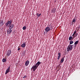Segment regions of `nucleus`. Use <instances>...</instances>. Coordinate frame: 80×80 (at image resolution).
Listing matches in <instances>:
<instances>
[{
	"label": "nucleus",
	"instance_id": "f257e3e1",
	"mask_svg": "<svg viewBox=\"0 0 80 80\" xmlns=\"http://www.w3.org/2000/svg\"><path fill=\"white\" fill-rule=\"evenodd\" d=\"M40 63H41V62H38L34 66L32 67V68H31V70L32 69V70H33V71L34 72H35L36 69H37V68H38V66H39V65H40Z\"/></svg>",
	"mask_w": 80,
	"mask_h": 80
},
{
	"label": "nucleus",
	"instance_id": "f03ea898",
	"mask_svg": "<svg viewBox=\"0 0 80 80\" xmlns=\"http://www.w3.org/2000/svg\"><path fill=\"white\" fill-rule=\"evenodd\" d=\"M72 48H73V45H69L67 48V51L68 52L71 51L72 50Z\"/></svg>",
	"mask_w": 80,
	"mask_h": 80
},
{
	"label": "nucleus",
	"instance_id": "7ed1b4c3",
	"mask_svg": "<svg viewBox=\"0 0 80 80\" xmlns=\"http://www.w3.org/2000/svg\"><path fill=\"white\" fill-rule=\"evenodd\" d=\"M52 26H50H50L47 27L45 29V31H46L47 32H48L50 30H52L50 28H52Z\"/></svg>",
	"mask_w": 80,
	"mask_h": 80
},
{
	"label": "nucleus",
	"instance_id": "20e7f679",
	"mask_svg": "<svg viewBox=\"0 0 80 80\" xmlns=\"http://www.w3.org/2000/svg\"><path fill=\"white\" fill-rule=\"evenodd\" d=\"M11 66H9L8 67V68H7L6 70V72L5 73V75H7L8 73L10 72V68Z\"/></svg>",
	"mask_w": 80,
	"mask_h": 80
},
{
	"label": "nucleus",
	"instance_id": "39448f33",
	"mask_svg": "<svg viewBox=\"0 0 80 80\" xmlns=\"http://www.w3.org/2000/svg\"><path fill=\"white\" fill-rule=\"evenodd\" d=\"M11 53H12V51H11V50H9L7 52L6 55H7V56H9V55H10Z\"/></svg>",
	"mask_w": 80,
	"mask_h": 80
},
{
	"label": "nucleus",
	"instance_id": "423d86ee",
	"mask_svg": "<svg viewBox=\"0 0 80 80\" xmlns=\"http://www.w3.org/2000/svg\"><path fill=\"white\" fill-rule=\"evenodd\" d=\"M3 20H0V27H2V25H3Z\"/></svg>",
	"mask_w": 80,
	"mask_h": 80
},
{
	"label": "nucleus",
	"instance_id": "0eeeda50",
	"mask_svg": "<svg viewBox=\"0 0 80 80\" xmlns=\"http://www.w3.org/2000/svg\"><path fill=\"white\" fill-rule=\"evenodd\" d=\"M12 30L11 29H9L7 31V33L8 34H10L12 32Z\"/></svg>",
	"mask_w": 80,
	"mask_h": 80
},
{
	"label": "nucleus",
	"instance_id": "6e6552de",
	"mask_svg": "<svg viewBox=\"0 0 80 80\" xmlns=\"http://www.w3.org/2000/svg\"><path fill=\"white\" fill-rule=\"evenodd\" d=\"M29 63H30V62L29 61H27L25 63V66H28V64H29Z\"/></svg>",
	"mask_w": 80,
	"mask_h": 80
},
{
	"label": "nucleus",
	"instance_id": "1a4fd4ad",
	"mask_svg": "<svg viewBox=\"0 0 80 80\" xmlns=\"http://www.w3.org/2000/svg\"><path fill=\"white\" fill-rule=\"evenodd\" d=\"M12 20L11 19L9 21H8V23L9 24V25H11L12 24Z\"/></svg>",
	"mask_w": 80,
	"mask_h": 80
},
{
	"label": "nucleus",
	"instance_id": "9d476101",
	"mask_svg": "<svg viewBox=\"0 0 80 80\" xmlns=\"http://www.w3.org/2000/svg\"><path fill=\"white\" fill-rule=\"evenodd\" d=\"M9 29H12L13 28V24H12L11 25H9Z\"/></svg>",
	"mask_w": 80,
	"mask_h": 80
},
{
	"label": "nucleus",
	"instance_id": "9b49d317",
	"mask_svg": "<svg viewBox=\"0 0 80 80\" xmlns=\"http://www.w3.org/2000/svg\"><path fill=\"white\" fill-rule=\"evenodd\" d=\"M25 46H26L25 43H23L21 45V47L22 48H24V47H25Z\"/></svg>",
	"mask_w": 80,
	"mask_h": 80
},
{
	"label": "nucleus",
	"instance_id": "f8f14e48",
	"mask_svg": "<svg viewBox=\"0 0 80 80\" xmlns=\"http://www.w3.org/2000/svg\"><path fill=\"white\" fill-rule=\"evenodd\" d=\"M63 61H64V57H62L61 60V63H62L63 62Z\"/></svg>",
	"mask_w": 80,
	"mask_h": 80
},
{
	"label": "nucleus",
	"instance_id": "ddd939ff",
	"mask_svg": "<svg viewBox=\"0 0 80 80\" xmlns=\"http://www.w3.org/2000/svg\"><path fill=\"white\" fill-rule=\"evenodd\" d=\"M55 12H56V9L55 8L53 9L52 12V13H55Z\"/></svg>",
	"mask_w": 80,
	"mask_h": 80
},
{
	"label": "nucleus",
	"instance_id": "4468645a",
	"mask_svg": "<svg viewBox=\"0 0 80 80\" xmlns=\"http://www.w3.org/2000/svg\"><path fill=\"white\" fill-rule=\"evenodd\" d=\"M78 41H77L76 42H75L74 43V45H75V47L76 46V45H77V44L78 43Z\"/></svg>",
	"mask_w": 80,
	"mask_h": 80
},
{
	"label": "nucleus",
	"instance_id": "2eb2a0df",
	"mask_svg": "<svg viewBox=\"0 0 80 80\" xmlns=\"http://www.w3.org/2000/svg\"><path fill=\"white\" fill-rule=\"evenodd\" d=\"M7 61V60L6 59H5V58H3L2 60V62H5Z\"/></svg>",
	"mask_w": 80,
	"mask_h": 80
},
{
	"label": "nucleus",
	"instance_id": "dca6fc26",
	"mask_svg": "<svg viewBox=\"0 0 80 80\" xmlns=\"http://www.w3.org/2000/svg\"><path fill=\"white\" fill-rule=\"evenodd\" d=\"M36 15H37V17H40V16L41 15V13H40L38 14V13L36 14Z\"/></svg>",
	"mask_w": 80,
	"mask_h": 80
},
{
	"label": "nucleus",
	"instance_id": "f3484780",
	"mask_svg": "<svg viewBox=\"0 0 80 80\" xmlns=\"http://www.w3.org/2000/svg\"><path fill=\"white\" fill-rule=\"evenodd\" d=\"M75 22H76V19H73L72 20V22L73 23H75Z\"/></svg>",
	"mask_w": 80,
	"mask_h": 80
},
{
	"label": "nucleus",
	"instance_id": "a211bd4d",
	"mask_svg": "<svg viewBox=\"0 0 80 80\" xmlns=\"http://www.w3.org/2000/svg\"><path fill=\"white\" fill-rule=\"evenodd\" d=\"M72 43H73V41H70V45H72Z\"/></svg>",
	"mask_w": 80,
	"mask_h": 80
},
{
	"label": "nucleus",
	"instance_id": "6ab92c4d",
	"mask_svg": "<svg viewBox=\"0 0 80 80\" xmlns=\"http://www.w3.org/2000/svg\"><path fill=\"white\" fill-rule=\"evenodd\" d=\"M72 38H72V36H70L69 38V40H72Z\"/></svg>",
	"mask_w": 80,
	"mask_h": 80
},
{
	"label": "nucleus",
	"instance_id": "aec40b11",
	"mask_svg": "<svg viewBox=\"0 0 80 80\" xmlns=\"http://www.w3.org/2000/svg\"><path fill=\"white\" fill-rule=\"evenodd\" d=\"M26 28H27L26 27H25V26H24V27H23L22 29H23V30H25V29H26Z\"/></svg>",
	"mask_w": 80,
	"mask_h": 80
},
{
	"label": "nucleus",
	"instance_id": "412c9836",
	"mask_svg": "<svg viewBox=\"0 0 80 80\" xmlns=\"http://www.w3.org/2000/svg\"><path fill=\"white\" fill-rule=\"evenodd\" d=\"M76 33H77V31H76V30H75L74 32V33H73V34H74V35H75Z\"/></svg>",
	"mask_w": 80,
	"mask_h": 80
},
{
	"label": "nucleus",
	"instance_id": "4be33fe9",
	"mask_svg": "<svg viewBox=\"0 0 80 80\" xmlns=\"http://www.w3.org/2000/svg\"><path fill=\"white\" fill-rule=\"evenodd\" d=\"M58 56L61 57V53L60 52H59L58 53Z\"/></svg>",
	"mask_w": 80,
	"mask_h": 80
},
{
	"label": "nucleus",
	"instance_id": "5701e85b",
	"mask_svg": "<svg viewBox=\"0 0 80 80\" xmlns=\"http://www.w3.org/2000/svg\"><path fill=\"white\" fill-rule=\"evenodd\" d=\"M60 57L61 56H58V60H59L60 59Z\"/></svg>",
	"mask_w": 80,
	"mask_h": 80
},
{
	"label": "nucleus",
	"instance_id": "b1692460",
	"mask_svg": "<svg viewBox=\"0 0 80 80\" xmlns=\"http://www.w3.org/2000/svg\"><path fill=\"white\" fill-rule=\"evenodd\" d=\"M8 22H7V23H6L5 24V25H6V26H8Z\"/></svg>",
	"mask_w": 80,
	"mask_h": 80
},
{
	"label": "nucleus",
	"instance_id": "393cba45",
	"mask_svg": "<svg viewBox=\"0 0 80 80\" xmlns=\"http://www.w3.org/2000/svg\"><path fill=\"white\" fill-rule=\"evenodd\" d=\"M25 52H23L22 53L23 55H25Z\"/></svg>",
	"mask_w": 80,
	"mask_h": 80
},
{
	"label": "nucleus",
	"instance_id": "a878e982",
	"mask_svg": "<svg viewBox=\"0 0 80 80\" xmlns=\"http://www.w3.org/2000/svg\"><path fill=\"white\" fill-rule=\"evenodd\" d=\"M26 78V76H24L23 77V78Z\"/></svg>",
	"mask_w": 80,
	"mask_h": 80
},
{
	"label": "nucleus",
	"instance_id": "bb28decb",
	"mask_svg": "<svg viewBox=\"0 0 80 80\" xmlns=\"http://www.w3.org/2000/svg\"><path fill=\"white\" fill-rule=\"evenodd\" d=\"M75 36H73L72 39H73V38H75Z\"/></svg>",
	"mask_w": 80,
	"mask_h": 80
},
{
	"label": "nucleus",
	"instance_id": "cd10ccee",
	"mask_svg": "<svg viewBox=\"0 0 80 80\" xmlns=\"http://www.w3.org/2000/svg\"><path fill=\"white\" fill-rule=\"evenodd\" d=\"M78 35V33H76V37H77V36Z\"/></svg>",
	"mask_w": 80,
	"mask_h": 80
},
{
	"label": "nucleus",
	"instance_id": "c85d7f7f",
	"mask_svg": "<svg viewBox=\"0 0 80 80\" xmlns=\"http://www.w3.org/2000/svg\"><path fill=\"white\" fill-rule=\"evenodd\" d=\"M20 50V48H18V50Z\"/></svg>",
	"mask_w": 80,
	"mask_h": 80
},
{
	"label": "nucleus",
	"instance_id": "c756f323",
	"mask_svg": "<svg viewBox=\"0 0 80 80\" xmlns=\"http://www.w3.org/2000/svg\"><path fill=\"white\" fill-rule=\"evenodd\" d=\"M74 35H75V34H72V37H73V36H74Z\"/></svg>",
	"mask_w": 80,
	"mask_h": 80
},
{
	"label": "nucleus",
	"instance_id": "7c9ffc66",
	"mask_svg": "<svg viewBox=\"0 0 80 80\" xmlns=\"http://www.w3.org/2000/svg\"><path fill=\"white\" fill-rule=\"evenodd\" d=\"M78 28V30L79 29V28Z\"/></svg>",
	"mask_w": 80,
	"mask_h": 80
},
{
	"label": "nucleus",
	"instance_id": "2f4dec72",
	"mask_svg": "<svg viewBox=\"0 0 80 80\" xmlns=\"http://www.w3.org/2000/svg\"><path fill=\"white\" fill-rule=\"evenodd\" d=\"M50 25H51V24H50V25H49V26H50Z\"/></svg>",
	"mask_w": 80,
	"mask_h": 80
}]
</instances>
